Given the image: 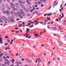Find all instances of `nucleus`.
I'll list each match as a JSON object with an SVG mask.
<instances>
[{"mask_svg": "<svg viewBox=\"0 0 66 66\" xmlns=\"http://www.w3.org/2000/svg\"><path fill=\"white\" fill-rule=\"evenodd\" d=\"M7 20L8 22H11V21L12 22H13L14 21V18H13L11 16H8V18L7 19Z\"/></svg>", "mask_w": 66, "mask_h": 66, "instance_id": "nucleus-1", "label": "nucleus"}, {"mask_svg": "<svg viewBox=\"0 0 66 66\" xmlns=\"http://www.w3.org/2000/svg\"><path fill=\"white\" fill-rule=\"evenodd\" d=\"M8 45V44L7 43L5 44V46H6V45Z\"/></svg>", "mask_w": 66, "mask_h": 66, "instance_id": "nucleus-53", "label": "nucleus"}, {"mask_svg": "<svg viewBox=\"0 0 66 66\" xmlns=\"http://www.w3.org/2000/svg\"><path fill=\"white\" fill-rule=\"evenodd\" d=\"M48 21V20H47V19H45V20H44L45 22L43 24V25L44 24V26L46 25V24L47 23V22Z\"/></svg>", "mask_w": 66, "mask_h": 66, "instance_id": "nucleus-5", "label": "nucleus"}, {"mask_svg": "<svg viewBox=\"0 0 66 66\" xmlns=\"http://www.w3.org/2000/svg\"><path fill=\"white\" fill-rule=\"evenodd\" d=\"M7 10H11V8H10V7H8L7 8Z\"/></svg>", "mask_w": 66, "mask_h": 66, "instance_id": "nucleus-29", "label": "nucleus"}, {"mask_svg": "<svg viewBox=\"0 0 66 66\" xmlns=\"http://www.w3.org/2000/svg\"><path fill=\"white\" fill-rule=\"evenodd\" d=\"M22 14L23 15V17H25V14H24V13H23Z\"/></svg>", "mask_w": 66, "mask_h": 66, "instance_id": "nucleus-27", "label": "nucleus"}, {"mask_svg": "<svg viewBox=\"0 0 66 66\" xmlns=\"http://www.w3.org/2000/svg\"><path fill=\"white\" fill-rule=\"evenodd\" d=\"M38 24H39V22H37V23H35V25H37Z\"/></svg>", "mask_w": 66, "mask_h": 66, "instance_id": "nucleus-44", "label": "nucleus"}, {"mask_svg": "<svg viewBox=\"0 0 66 66\" xmlns=\"http://www.w3.org/2000/svg\"><path fill=\"white\" fill-rule=\"evenodd\" d=\"M27 3H29V1L28 0H27Z\"/></svg>", "mask_w": 66, "mask_h": 66, "instance_id": "nucleus-60", "label": "nucleus"}, {"mask_svg": "<svg viewBox=\"0 0 66 66\" xmlns=\"http://www.w3.org/2000/svg\"><path fill=\"white\" fill-rule=\"evenodd\" d=\"M12 61H15V60L13 59H12Z\"/></svg>", "mask_w": 66, "mask_h": 66, "instance_id": "nucleus-63", "label": "nucleus"}, {"mask_svg": "<svg viewBox=\"0 0 66 66\" xmlns=\"http://www.w3.org/2000/svg\"><path fill=\"white\" fill-rule=\"evenodd\" d=\"M43 54V53H40L39 54V56H42V55Z\"/></svg>", "mask_w": 66, "mask_h": 66, "instance_id": "nucleus-18", "label": "nucleus"}, {"mask_svg": "<svg viewBox=\"0 0 66 66\" xmlns=\"http://www.w3.org/2000/svg\"><path fill=\"white\" fill-rule=\"evenodd\" d=\"M10 4H11L10 5V7H11V8L13 9L14 11H15V10H17L16 8H15V7H14V4L13 3H10Z\"/></svg>", "mask_w": 66, "mask_h": 66, "instance_id": "nucleus-2", "label": "nucleus"}, {"mask_svg": "<svg viewBox=\"0 0 66 66\" xmlns=\"http://www.w3.org/2000/svg\"><path fill=\"white\" fill-rule=\"evenodd\" d=\"M51 15H52V14L51 13V14H47V15H48V16H50Z\"/></svg>", "mask_w": 66, "mask_h": 66, "instance_id": "nucleus-35", "label": "nucleus"}, {"mask_svg": "<svg viewBox=\"0 0 66 66\" xmlns=\"http://www.w3.org/2000/svg\"><path fill=\"white\" fill-rule=\"evenodd\" d=\"M41 7H43L44 6V4H42L41 5Z\"/></svg>", "mask_w": 66, "mask_h": 66, "instance_id": "nucleus-49", "label": "nucleus"}, {"mask_svg": "<svg viewBox=\"0 0 66 66\" xmlns=\"http://www.w3.org/2000/svg\"><path fill=\"white\" fill-rule=\"evenodd\" d=\"M20 6L21 7H23V6H23V5L22 4V5H20Z\"/></svg>", "mask_w": 66, "mask_h": 66, "instance_id": "nucleus-26", "label": "nucleus"}, {"mask_svg": "<svg viewBox=\"0 0 66 66\" xmlns=\"http://www.w3.org/2000/svg\"><path fill=\"white\" fill-rule=\"evenodd\" d=\"M31 3L30 2H29V3H28V4L29 5H31Z\"/></svg>", "mask_w": 66, "mask_h": 66, "instance_id": "nucleus-30", "label": "nucleus"}, {"mask_svg": "<svg viewBox=\"0 0 66 66\" xmlns=\"http://www.w3.org/2000/svg\"><path fill=\"white\" fill-rule=\"evenodd\" d=\"M19 17H20V18H23V16H22L21 15H19Z\"/></svg>", "mask_w": 66, "mask_h": 66, "instance_id": "nucleus-21", "label": "nucleus"}, {"mask_svg": "<svg viewBox=\"0 0 66 66\" xmlns=\"http://www.w3.org/2000/svg\"><path fill=\"white\" fill-rule=\"evenodd\" d=\"M29 27H30V28H32V27H33V24H32L31 26H30Z\"/></svg>", "mask_w": 66, "mask_h": 66, "instance_id": "nucleus-33", "label": "nucleus"}, {"mask_svg": "<svg viewBox=\"0 0 66 66\" xmlns=\"http://www.w3.org/2000/svg\"><path fill=\"white\" fill-rule=\"evenodd\" d=\"M10 44L12 45L13 44V42H10Z\"/></svg>", "mask_w": 66, "mask_h": 66, "instance_id": "nucleus-61", "label": "nucleus"}, {"mask_svg": "<svg viewBox=\"0 0 66 66\" xmlns=\"http://www.w3.org/2000/svg\"><path fill=\"white\" fill-rule=\"evenodd\" d=\"M66 36H64L63 37V38H66Z\"/></svg>", "mask_w": 66, "mask_h": 66, "instance_id": "nucleus-51", "label": "nucleus"}, {"mask_svg": "<svg viewBox=\"0 0 66 66\" xmlns=\"http://www.w3.org/2000/svg\"><path fill=\"white\" fill-rule=\"evenodd\" d=\"M7 63V62H6V61H5L4 62V63H5V64L6 65Z\"/></svg>", "mask_w": 66, "mask_h": 66, "instance_id": "nucleus-37", "label": "nucleus"}, {"mask_svg": "<svg viewBox=\"0 0 66 66\" xmlns=\"http://www.w3.org/2000/svg\"><path fill=\"white\" fill-rule=\"evenodd\" d=\"M39 8L38 7H37L36 8V10H39Z\"/></svg>", "mask_w": 66, "mask_h": 66, "instance_id": "nucleus-59", "label": "nucleus"}, {"mask_svg": "<svg viewBox=\"0 0 66 66\" xmlns=\"http://www.w3.org/2000/svg\"><path fill=\"white\" fill-rule=\"evenodd\" d=\"M13 11H12L11 12V14H13Z\"/></svg>", "mask_w": 66, "mask_h": 66, "instance_id": "nucleus-50", "label": "nucleus"}, {"mask_svg": "<svg viewBox=\"0 0 66 66\" xmlns=\"http://www.w3.org/2000/svg\"><path fill=\"white\" fill-rule=\"evenodd\" d=\"M29 28H27V31H26V32H29Z\"/></svg>", "mask_w": 66, "mask_h": 66, "instance_id": "nucleus-22", "label": "nucleus"}, {"mask_svg": "<svg viewBox=\"0 0 66 66\" xmlns=\"http://www.w3.org/2000/svg\"><path fill=\"white\" fill-rule=\"evenodd\" d=\"M32 9V6H29V10H31Z\"/></svg>", "mask_w": 66, "mask_h": 66, "instance_id": "nucleus-24", "label": "nucleus"}, {"mask_svg": "<svg viewBox=\"0 0 66 66\" xmlns=\"http://www.w3.org/2000/svg\"><path fill=\"white\" fill-rule=\"evenodd\" d=\"M22 3V4H24V2L23 1H22L21 2Z\"/></svg>", "mask_w": 66, "mask_h": 66, "instance_id": "nucleus-46", "label": "nucleus"}, {"mask_svg": "<svg viewBox=\"0 0 66 66\" xmlns=\"http://www.w3.org/2000/svg\"><path fill=\"white\" fill-rule=\"evenodd\" d=\"M31 38V36H30L29 37H28V38L29 39V38Z\"/></svg>", "mask_w": 66, "mask_h": 66, "instance_id": "nucleus-58", "label": "nucleus"}, {"mask_svg": "<svg viewBox=\"0 0 66 66\" xmlns=\"http://www.w3.org/2000/svg\"><path fill=\"white\" fill-rule=\"evenodd\" d=\"M2 19H3V20H4L5 21H6V20H7V19L4 16H2Z\"/></svg>", "mask_w": 66, "mask_h": 66, "instance_id": "nucleus-6", "label": "nucleus"}, {"mask_svg": "<svg viewBox=\"0 0 66 66\" xmlns=\"http://www.w3.org/2000/svg\"><path fill=\"white\" fill-rule=\"evenodd\" d=\"M38 2L39 4H41L42 3V0L39 1V2L38 1Z\"/></svg>", "mask_w": 66, "mask_h": 66, "instance_id": "nucleus-13", "label": "nucleus"}, {"mask_svg": "<svg viewBox=\"0 0 66 66\" xmlns=\"http://www.w3.org/2000/svg\"><path fill=\"white\" fill-rule=\"evenodd\" d=\"M11 61L12 64H13L14 63V62L12 61V60H10Z\"/></svg>", "mask_w": 66, "mask_h": 66, "instance_id": "nucleus-42", "label": "nucleus"}, {"mask_svg": "<svg viewBox=\"0 0 66 66\" xmlns=\"http://www.w3.org/2000/svg\"><path fill=\"white\" fill-rule=\"evenodd\" d=\"M65 51V50H64L62 51V53H63Z\"/></svg>", "mask_w": 66, "mask_h": 66, "instance_id": "nucleus-52", "label": "nucleus"}, {"mask_svg": "<svg viewBox=\"0 0 66 66\" xmlns=\"http://www.w3.org/2000/svg\"><path fill=\"white\" fill-rule=\"evenodd\" d=\"M21 60L22 61H24V59L23 58H22L21 59Z\"/></svg>", "mask_w": 66, "mask_h": 66, "instance_id": "nucleus-34", "label": "nucleus"}, {"mask_svg": "<svg viewBox=\"0 0 66 66\" xmlns=\"http://www.w3.org/2000/svg\"><path fill=\"white\" fill-rule=\"evenodd\" d=\"M9 37V36H6L5 37V38H7Z\"/></svg>", "mask_w": 66, "mask_h": 66, "instance_id": "nucleus-48", "label": "nucleus"}, {"mask_svg": "<svg viewBox=\"0 0 66 66\" xmlns=\"http://www.w3.org/2000/svg\"><path fill=\"white\" fill-rule=\"evenodd\" d=\"M18 1H19V2L20 3H21L22 2L20 0H19Z\"/></svg>", "mask_w": 66, "mask_h": 66, "instance_id": "nucleus-32", "label": "nucleus"}, {"mask_svg": "<svg viewBox=\"0 0 66 66\" xmlns=\"http://www.w3.org/2000/svg\"><path fill=\"white\" fill-rule=\"evenodd\" d=\"M32 7L33 9L31 10L30 11L31 12H32L33 11L35 10V6H34V5H33L32 6Z\"/></svg>", "mask_w": 66, "mask_h": 66, "instance_id": "nucleus-4", "label": "nucleus"}, {"mask_svg": "<svg viewBox=\"0 0 66 66\" xmlns=\"http://www.w3.org/2000/svg\"><path fill=\"white\" fill-rule=\"evenodd\" d=\"M36 46L35 45H34V46H32V48H35V47Z\"/></svg>", "mask_w": 66, "mask_h": 66, "instance_id": "nucleus-41", "label": "nucleus"}, {"mask_svg": "<svg viewBox=\"0 0 66 66\" xmlns=\"http://www.w3.org/2000/svg\"><path fill=\"white\" fill-rule=\"evenodd\" d=\"M20 13L22 15V14H23V13H24L23 11V10L22 9H21L20 10Z\"/></svg>", "mask_w": 66, "mask_h": 66, "instance_id": "nucleus-8", "label": "nucleus"}, {"mask_svg": "<svg viewBox=\"0 0 66 66\" xmlns=\"http://www.w3.org/2000/svg\"><path fill=\"white\" fill-rule=\"evenodd\" d=\"M58 4V2H57L56 4H54V5L53 6V7H54L55 6H56V5H57Z\"/></svg>", "mask_w": 66, "mask_h": 66, "instance_id": "nucleus-12", "label": "nucleus"}, {"mask_svg": "<svg viewBox=\"0 0 66 66\" xmlns=\"http://www.w3.org/2000/svg\"><path fill=\"white\" fill-rule=\"evenodd\" d=\"M53 53H52L51 54V55L52 56H53Z\"/></svg>", "mask_w": 66, "mask_h": 66, "instance_id": "nucleus-57", "label": "nucleus"}, {"mask_svg": "<svg viewBox=\"0 0 66 66\" xmlns=\"http://www.w3.org/2000/svg\"><path fill=\"white\" fill-rule=\"evenodd\" d=\"M65 23H66L65 22H64L62 23V25H63V26H65Z\"/></svg>", "mask_w": 66, "mask_h": 66, "instance_id": "nucleus-31", "label": "nucleus"}, {"mask_svg": "<svg viewBox=\"0 0 66 66\" xmlns=\"http://www.w3.org/2000/svg\"><path fill=\"white\" fill-rule=\"evenodd\" d=\"M6 58H8V59H9V58H10V57H9V56H7L6 57Z\"/></svg>", "mask_w": 66, "mask_h": 66, "instance_id": "nucleus-56", "label": "nucleus"}, {"mask_svg": "<svg viewBox=\"0 0 66 66\" xmlns=\"http://www.w3.org/2000/svg\"><path fill=\"white\" fill-rule=\"evenodd\" d=\"M62 17H64V14H62Z\"/></svg>", "mask_w": 66, "mask_h": 66, "instance_id": "nucleus-55", "label": "nucleus"}, {"mask_svg": "<svg viewBox=\"0 0 66 66\" xmlns=\"http://www.w3.org/2000/svg\"><path fill=\"white\" fill-rule=\"evenodd\" d=\"M64 7H62L61 9V10H63V9H64Z\"/></svg>", "mask_w": 66, "mask_h": 66, "instance_id": "nucleus-54", "label": "nucleus"}, {"mask_svg": "<svg viewBox=\"0 0 66 66\" xmlns=\"http://www.w3.org/2000/svg\"><path fill=\"white\" fill-rule=\"evenodd\" d=\"M58 20H59V21H61V18H58Z\"/></svg>", "mask_w": 66, "mask_h": 66, "instance_id": "nucleus-28", "label": "nucleus"}, {"mask_svg": "<svg viewBox=\"0 0 66 66\" xmlns=\"http://www.w3.org/2000/svg\"><path fill=\"white\" fill-rule=\"evenodd\" d=\"M47 20H50V19L49 18V17H47V19H46Z\"/></svg>", "mask_w": 66, "mask_h": 66, "instance_id": "nucleus-25", "label": "nucleus"}, {"mask_svg": "<svg viewBox=\"0 0 66 66\" xmlns=\"http://www.w3.org/2000/svg\"><path fill=\"white\" fill-rule=\"evenodd\" d=\"M26 61H27V62L28 63H30V62L31 63H33L32 61V60H30V59H29V58H26Z\"/></svg>", "mask_w": 66, "mask_h": 66, "instance_id": "nucleus-3", "label": "nucleus"}, {"mask_svg": "<svg viewBox=\"0 0 66 66\" xmlns=\"http://www.w3.org/2000/svg\"><path fill=\"white\" fill-rule=\"evenodd\" d=\"M56 30H57V28H56L55 27L53 28V30L54 31H55Z\"/></svg>", "mask_w": 66, "mask_h": 66, "instance_id": "nucleus-15", "label": "nucleus"}, {"mask_svg": "<svg viewBox=\"0 0 66 66\" xmlns=\"http://www.w3.org/2000/svg\"><path fill=\"white\" fill-rule=\"evenodd\" d=\"M3 55V53H1V54H0V58H1L2 57V55Z\"/></svg>", "mask_w": 66, "mask_h": 66, "instance_id": "nucleus-14", "label": "nucleus"}, {"mask_svg": "<svg viewBox=\"0 0 66 66\" xmlns=\"http://www.w3.org/2000/svg\"><path fill=\"white\" fill-rule=\"evenodd\" d=\"M42 62V60H38V64H39L40 63V62Z\"/></svg>", "mask_w": 66, "mask_h": 66, "instance_id": "nucleus-17", "label": "nucleus"}, {"mask_svg": "<svg viewBox=\"0 0 66 66\" xmlns=\"http://www.w3.org/2000/svg\"><path fill=\"white\" fill-rule=\"evenodd\" d=\"M7 2H9V3H10V1L9 0H7Z\"/></svg>", "mask_w": 66, "mask_h": 66, "instance_id": "nucleus-47", "label": "nucleus"}, {"mask_svg": "<svg viewBox=\"0 0 66 66\" xmlns=\"http://www.w3.org/2000/svg\"><path fill=\"white\" fill-rule=\"evenodd\" d=\"M23 9H24L25 12H27V9H26L25 7H23Z\"/></svg>", "mask_w": 66, "mask_h": 66, "instance_id": "nucleus-16", "label": "nucleus"}, {"mask_svg": "<svg viewBox=\"0 0 66 66\" xmlns=\"http://www.w3.org/2000/svg\"><path fill=\"white\" fill-rule=\"evenodd\" d=\"M7 10H6L5 11H3V13L4 14H6V13H7Z\"/></svg>", "mask_w": 66, "mask_h": 66, "instance_id": "nucleus-11", "label": "nucleus"}, {"mask_svg": "<svg viewBox=\"0 0 66 66\" xmlns=\"http://www.w3.org/2000/svg\"><path fill=\"white\" fill-rule=\"evenodd\" d=\"M47 14L46 13L44 15V16H47Z\"/></svg>", "mask_w": 66, "mask_h": 66, "instance_id": "nucleus-39", "label": "nucleus"}, {"mask_svg": "<svg viewBox=\"0 0 66 66\" xmlns=\"http://www.w3.org/2000/svg\"><path fill=\"white\" fill-rule=\"evenodd\" d=\"M17 63L18 64V65L17 66H19V65L20 64H21V63L20 62H17Z\"/></svg>", "mask_w": 66, "mask_h": 66, "instance_id": "nucleus-9", "label": "nucleus"}, {"mask_svg": "<svg viewBox=\"0 0 66 66\" xmlns=\"http://www.w3.org/2000/svg\"><path fill=\"white\" fill-rule=\"evenodd\" d=\"M17 14L18 16H19V15H21L20 13H19V12H17Z\"/></svg>", "mask_w": 66, "mask_h": 66, "instance_id": "nucleus-23", "label": "nucleus"}, {"mask_svg": "<svg viewBox=\"0 0 66 66\" xmlns=\"http://www.w3.org/2000/svg\"><path fill=\"white\" fill-rule=\"evenodd\" d=\"M51 6H50V8H49L48 9V10H50V9H51Z\"/></svg>", "mask_w": 66, "mask_h": 66, "instance_id": "nucleus-45", "label": "nucleus"}, {"mask_svg": "<svg viewBox=\"0 0 66 66\" xmlns=\"http://www.w3.org/2000/svg\"><path fill=\"white\" fill-rule=\"evenodd\" d=\"M44 46V44H43L42 45H41V47H43Z\"/></svg>", "mask_w": 66, "mask_h": 66, "instance_id": "nucleus-62", "label": "nucleus"}, {"mask_svg": "<svg viewBox=\"0 0 66 66\" xmlns=\"http://www.w3.org/2000/svg\"><path fill=\"white\" fill-rule=\"evenodd\" d=\"M10 61H9L8 62H7V66H9V65H10Z\"/></svg>", "mask_w": 66, "mask_h": 66, "instance_id": "nucleus-10", "label": "nucleus"}, {"mask_svg": "<svg viewBox=\"0 0 66 66\" xmlns=\"http://www.w3.org/2000/svg\"><path fill=\"white\" fill-rule=\"evenodd\" d=\"M40 60V59L39 58L38 59H37L36 60V63H37V62H38V60Z\"/></svg>", "mask_w": 66, "mask_h": 66, "instance_id": "nucleus-19", "label": "nucleus"}, {"mask_svg": "<svg viewBox=\"0 0 66 66\" xmlns=\"http://www.w3.org/2000/svg\"><path fill=\"white\" fill-rule=\"evenodd\" d=\"M6 11L7 14L9 15H11V12H10L9 11H8V10Z\"/></svg>", "mask_w": 66, "mask_h": 66, "instance_id": "nucleus-7", "label": "nucleus"}, {"mask_svg": "<svg viewBox=\"0 0 66 66\" xmlns=\"http://www.w3.org/2000/svg\"><path fill=\"white\" fill-rule=\"evenodd\" d=\"M14 15H15V16H16V15H17V13H16V12H14Z\"/></svg>", "mask_w": 66, "mask_h": 66, "instance_id": "nucleus-36", "label": "nucleus"}, {"mask_svg": "<svg viewBox=\"0 0 66 66\" xmlns=\"http://www.w3.org/2000/svg\"><path fill=\"white\" fill-rule=\"evenodd\" d=\"M34 56V54H32L30 56V57H33Z\"/></svg>", "mask_w": 66, "mask_h": 66, "instance_id": "nucleus-38", "label": "nucleus"}, {"mask_svg": "<svg viewBox=\"0 0 66 66\" xmlns=\"http://www.w3.org/2000/svg\"><path fill=\"white\" fill-rule=\"evenodd\" d=\"M9 53H11V52H12L11 51H9Z\"/></svg>", "mask_w": 66, "mask_h": 66, "instance_id": "nucleus-64", "label": "nucleus"}, {"mask_svg": "<svg viewBox=\"0 0 66 66\" xmlns=\"http://www.w3.org/2000/svg\"><path fill=\"white\" fill-rule=\"evenodd\" d=\"M8 6H9V5L8 4H6L5 6L6 8L8 7Z\"/></svg>", "mask_w": 66, "mask_h": 66, "instance_id": "nucleus-20", "label": "nucleus"}, {"mask_svg": "<svg viewBox=\"0 0 66 66\" xmlns=\"http://www.w3.org/2000/svg\"><path fill=\"white\" fill-rule=\"evenodd\" d=\"M55 21H59V19H56Z\"/></svg>", "mask_w": 66, "mask_h": 66, "instance_id": "nucleus-40", "label": "nucleus"}, {"mask_svg": "<svg viewBox=\"0 0 66 66\" xmlns=\"http://www.w3.org/2000/svg\"><path fill=\"white\" fill-rule=\"evenodd\" d=\"M4 9V8H2L1 9V10H2V11H3Z\"/></svg>", "mask_w": 66, "mask_h": 66, "instance_id": "nucleus-43", "label": "nucleus"}]
</instances>
